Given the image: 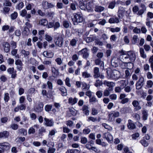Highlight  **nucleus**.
<instances>
[{
	"label": "nucleus",
	"mask_w": 153,
	"mask_h": 153,
	"mask_svg": "<svg viewBox=\"0 0 153 153\" xmlns=\"http://www.w3.org/2000/svg\"><path fill=\"white\" fill-rule=\"evenodd\" d=\"M119 58L123 62L127 64L130 67H128V69H131L133 67V62L136 59V55L133 51H126L121 50L120 52Z\"/></svg>",
	"instance_id": "1"
},
{
	"label": "nucleus",
	"mask_w": 153,
	"mask_h": 153,
	"mask_svg": "<svg viewBox=\"0 0 153 153\" xmlns=\"http://www.w3.org/2000/svg\"><path fill=\"white\" fill-rule=\"evenodd\" d=\"M74 17L72 18L73 23L74 25H77L78 23L82 22L83 18L81 14L79 13H74L73 14Z\"/></svg>",
	"instance_id": "2"
},
{
	"label": "nucleus",
	"mask_w": 153,
	"mask_h": 153,
	"mask_svg": "<svg viewBox=\"0 0 153 153\" xmlns=\"http://www.w3.org/2000/svg\"><path fill=\"white\" fill-rule=\"evenodd\" d=\"M108 76L109 78L112 79L117 80L120 76V73L119 71L113 70L111 71L110 73H108Z\"/></svg>",
	"instance_id": "3"
},
{
	"label": "nucleus",
	"mask_w": 153,
	"mask_h": 153,
	"mask_svg": "<svg viewBox=\"0 0 153 153\" xmlns=\"http://www.w3.org/2000/svg\"><path fill=\"white\" fill-rule=\"evenodd\" d=\"M92 3L88 0L83 5L81 3L80 5V9L84 10H87L88 11H91L92 8Z\"/></svg>",
	"instance_id": "4"
},
{
	"label": "nucleus",
	"mask_w": 153,
	"mask_h": 153,
	"mask_svg": "<svg viewBox=\"0 0 153 153\" xmlns=\"http://www.w3.org/2000/svg\"><path fill=\"white\" fill-rule=\"evenodd\" d=\"M54 42L56 45L61 47L62 46L63 43V38L61 35H59L57 37L55 38Z\"/></svg>",
	"instance_id": "5"
},
{
	"label": "nucleus",
	"mask_w": 153,
	"mask_h": 153,
	"mask_svg": "<svg viewBox=\"0 0 153 153\" xmlns=\"http://www.w3.org/2000/svg\"><path fill=\"white\" fill-rule=\"evenodd\" d=\"M79 54L82 55L84 58H87L89 56V53L87 48H83L79 52Z\"/></svg>",
	"instance_id": "6"
},
{
	"label": "nucleus",
	"mask_w": 153,
	"mask_h": 153,
	"mask_svg": "<svg viewBox=\"0 0 153 153\" xmlns=\"http://www.w3.org/2000/svg\"><path fill=\"white\" fill-rule=\"evenodd\" d=\"M124 8L122 7H120L118 9V16L120 19H122L125 15L126 13Z\"/></svg>",
	"instance_id": "7"
},
{
	"label": "nucleus",
	"mask_w": 153,
	"mask_h": 153,
	"mask_svg": "<svg viewBox=\"0 0 153 153\" xmlns=\"http://www.w3.org/2000/svg\"><path fill=\"white\" fill-rule=\"evenodd\" d=\"M102 137L104 138L105 139L108 143H111L113 139L112 135L108 132L104 133Z\"/></svg>",
	"instance_id": "8"
},
{
	"label": "nucleus",
	"mask_w": 153,
	"mask_h": 153,
	"mask_svg": "<svg viewBox=\"0 0 153 153\" xmlns=\"http://www.w3.org/2000/svg\"><path fill=\"white\" fill-rule=\"evenodd\" d=\"M10 145L8 142L0 143V149L2 150H7L10 149Z\"/></svg>",
	"instance_id": "9"
},
{
	"label": "nucleus",
	"mask_w": 153,
	"mask_h": 153,
	"mask_svg": "<svg viewBox=\"0 0 153 153\" xmlns=\"http://www.w3.org/2000/svg\"><path fill=\"white\" fill-rule=\"evenodd\" d=\"M144 78L143 77H140L139 80L136 84V88L137 89H140L143 85Z\"/></svg>",
	"instance_id": "10"
},
{
	"label": "nucleus",
	"mask_w": 153,
	"mask_h": 153,
	"mask_svg": "<svg viewBox=\"0 0 153 153\" xmlns=\"http://www.w3.org/2000/svg\"><path fill=\"white\" fill-rule=\"evenodd\" d=\"M39 128V126L38 124H35L30 128L28 130L29 134H34L35 133L36 130H37Z\"/></svg>",
	"instance_id": "11"
},
{
	"label": "nucleus",
	"mask_w": 153,
	"mask_h": 153,
	"mask_svg": "<svg viewBox=\"0 0 153 153\" xmlns=\"http://www.w3.org/2000/svg\"><path fill=\"white\" fill-rule=\"evenodd\" d=\"M132 105L134 108V110L137 111L140 109L141 107L140 105L139 102L137 100H134L132 102Z\"/></svg>",
	"instance_id": "12"
},
{
	"label": "nucleus",
	"mask_w": 153,
	"mask_h": 153,
	"mask_svg": "<svg viewBox=\"0 0 153 153\" xmlns=\"http://www.w3.org/2000/svg\"><path fill=\"white\" fill-rule=\"evenodd\" d=\"M78 100L77 98L75 97H70L68 99V103L71 105H73L76 103Z\"/></svg>",
	"instance_id": "13"
},
{
	"label": "nucleus",
	"mask_w": 153,
	"mask_h": 153,
	"mask_svg": "<svg viewBox=\"0 0 153 153\" xmlns=\"http://www.w3.org/2000/svg\"><path fill=\"white\" fill-rule=\"evenodd\" d=\"M27 12L26 10L24 9L20 12V15L22 17H25L26 19H29L31 17L30 14H27Z\"/></svg>",
	"instance_id": "14"
},
{
	"label": "nucleus",
	"mask_w": 153,
	"mask_h": 153,
	"mask_svg": "<svg viewBox=\"0 0 153 153\" xmlns=\"http://www.w3.org/2000/svg\"><path fill=\"white\" fill-rule=\"evenodd\" d=\"M43 106L44 105L42 103L40 102L38 105L34 108V110L37 112H41L43 110Z\"/></svg>",
	"instance_id": "15"
},
{
	"label": "nucleus",
	"mask_w": 153,
	"mask_h": 153,
	"mask_svg": "<svg viewBox=\"0 0 153 153\" xmlns=\"http://www.w3.org/2000/svg\"><path fill=\"white\" fill-rule=\"evenodd\" d=\"M95 64L97 65H100V68L103 69L104 68V63L103 61L100 59H97L95 60Z\"/></svg>",
	"instance_id": "16"
},
{
	"label": "nucleus",
	"mask_w": 153,
	"mask_h": 153,
	"mask_svg": "<svg viewBox=\"0 0 153 153\" xmlns=\"http://www.w3.org/2000/svg\"><path fill=\"white\" fill-rule=\"evenodd\" d=\"M93 71L94 73L93 76L94 78H96L99 77L100 76L99 68L97 67L94 68Z\"/></svg>",
	"instance_id": "17"
},
{
	"label": "nucleus",
	"mask_w": 153,
	"mask_h": 153,
	"mask_svg": "<svg viewBox=\"0 0 153 153\" xmlns=\"http://www.w3.org/2000/svg\"><path fill=\"white\" fill-rule=\"evenodd\" d=\"M118 84L123 89L127 85L128 83L127 81L126 80L123 79L117 82Z\"/></svg>",
	"instance_id": "18"
},
{
	"label": "nucleus",
	"mask_w": 153,
	"mask_h": 153,
	"mask_svg": "<svg viewBox=\"0 0 153 153\" xmlns=\"http://www.w3.org/2000/svg\"><path fill=\"white\" fill-rule=\"evenodd\" d=\"M104 85H106L110 89L111 88H113L115 85V83L112 82H109L106 80L103 81Z\"/></svg>",
	"instance_id": "19"
},
{
	"label": "nucleus",
	"mask_w": 153,
	"mask_h": 153,
	"mask_svg": "<svg viewBox=\"0 0 153 153\" xmlns=\"http://www.w3.org/2000/svg\"><path fill=\"white\" fill-rule=\"evenodd\" d=\"M43 55L47 58H52L53 56L54 53L51 51H45L43 52Z\"/></svg>",
	"instance_id": "20"
},
{
	"label": "nucleus",
	"mask_w": 153,
	"mask_h": 153,
	"mask_svg": "<svg viewBox=\"0 0 153 153\" xmlns=\"http://www.w3.org/2000/svg\"><path fill=\"white\" fill-rule=\"evenodd\" d=\"M58 89L61 91V95L62 96H66L67 94V91L65 87L61 86L59 87Z\"/></svg>",
	"instance_id": "21"
},
{
	"label": "nucleus",
	"mask_w": 153,
	"mask_h": 153,
	"mask_svg": "<svg viewBox=\"0 0 153 153\" xmlns=\"http://www.w3.org/2000/svg\"><path fill=\"white\" fill-rule=\"evenodd\" d=\"M119 22V19L116 17L111 18L108 20V22L111 24L118 23Z\"/></svg>",
	"instance_id": "22"
},
{
	"label": "nucleus",
	"mask_w": 153,
	"mask_h": 153,
	"mask_svg": "<svg viewBox=\"0 0 153 153\" xmlns=\"http://www.w3.org/2000/svg\"><path fill=\"white\" fill-rule=\"evenodd\" d=\"M44 123L45 125L48 126H51L53 125V121L51 120H49L47 118L44 119Z\"/></svg>",
	"instance_id": "23"
},
{
	"label": "nucleus",
	"mask_w": 153,
	"mask_h": 153,
	"mask_svg": "<svg viewBox=\"0 0 153 153\" xmlns=\"http://www.w3.org/2000/svg\"><path fill=\"white\" fill-rule=\"evenodd\" d=\"M3 46L4 51L6 53L8 52L10 50V45L9 43L7 42H4Z\"/></svg>",
	"instance_id": "24"
},
{
	"label": "nucleus",
	"mask_w": 153,
	"mask_h": 153,
	"mask_svg": "<svg viewBox=\"0 0 153 153\" xmlns=\"http://www.w3.org/2000/svg\"><path fill=\"white\" fill-rule=\"evenodd\" d=\"M127 126L128 128L131 129L135 128L136 127L135 125L133 122L132 121L130 120H128V123Z\"/></svg>",
	"instance_id": "25"
},
{
	"label": "nucleus",
	"mask_w": 153,
	"mask_h": 153,
	"mask_svg": "<svg viewBox=\"0 0 153 153\" xmlns=\"http://www.w3.org/2000/svg\"><path fill=\"white\" fill-rule=\"evenodd\" d=\"M139 39L138 36L135 35H134L132 40V43L134 45L136 44H137L139 42Z\"/></svg>",
	"instance_id": "26"
},
{
	"label": "nucleus",
	"mask_w": 153,
	"mask_h": 153,
	"mask_svg": "<svg viewBox=\"0 0 153 153\" xmlns=\"http://www.w3.org/2000/svg\"><path fill=\"white\" fill-rule=\"evenodd\" d=\"M21 53L22 55L24 56V58H28L30 53L29 51H27L25 50L22 49L21 51Z\"/></svg>",
	"instance_id": "27"
},
{
	"label": "nucleus",
	"mask_w": 153,
	"mask_h": 153,
	"mask_svg": "<svg viewBox=\"0 0 153 153\" xmlns=\"http://www.w3.org/2000/svg\"><path fill=\"white\" fill-rule=\"evenodd\" d=\"M51 71L52 73V75L54 77H56L59 75L58 71L56 70L55 68L52 67Z\"/></svg>",
	"instance_id": "28"
},
{
	"label": "nucleus",
	"mask_w": 153,
	"mask_h": 153,
	"mask_svg": "<svg viewBox=\"0 0 153 153\" xmlns=\"http://www.w3.org/2000/svg\"><path fill=\"white\" fill-rule=\"evenodd\" d=\"M9 134V132L6 131L0 132V138H7L8 137Z\"/></svg>",
	"instance_id": "29"
},
{
	"label": "nucleus",
	"mask_w": 153,
	"mask_h": 153,
	"mask_svg": "<svg viewBox=\"0 0 153 153\" xmlns=\"http://www.w3.org/2000/svg\"><path fill=\"white\" fill-rule=\"evenodd\" d=\"M82 76L85 78H88L91 77V74L87 71H84L82 73Z\"/></svg>",
	"instance_id": "30"
},
{
	"label": "nucleus",
	"mask_w": 153,
	"mask_h": 153,
	"mask_svg": "<svg viewBox=\"0 0 153 153\" xmlns=\"http://www.w3.org/2000/svg\"><path fill=\"white\" fill-rule=\"evenodd\" d=\"M82 109L83 113L85 115H88L89 114V111L88 110V106L86 105H84Z\"/></svg>",
	"instance_id": "31"
},
{
	"label": "nucleus",
	"mask_w": 153,
	"mask_h": 153,
	"mask_svg": "<svg viewBox=\"0 0 153 153\" xmlns=\"http://www.w3.org/2000/svg\"><path fill=\"white\" fill-rule=\"evenodd\" d=\"M104 7L101 6H97L95 8V10L96 12H100L104 10Z\"/></svg>",
	"instance_id": "32"
},
{
	"label": "nucleus",
	"mask_w": 153,
	"mask_h": 153,
	"mask_svg": "<svg viewBox=\"0 0 153 153\" xmlns=\"http://www.w3.org/2000/svg\"><path fill=\"white\" fill-rule=\"evenodd\" d=\"M140 52L141 57L143 58H146V54H145L144 49L143 48H140Z\"/></svg>",
	"instance_id": "33"
},
{
	"label": "nucleus",
	"mask_w": 153,
	"mask_h": 153,
	"mask_svg": "<svg viewBox=\"0 0 153 153\" xmlns=\"http://www.w3.org/2000/svg\"><path fill=\"white\" fill-rule=\"evenodd\" d=\"M142 114L143 120H147L148 116V114L147 111L145 110H143Z\"/></svg>",
	"instance_id": "34"
},
{
	"label": "nucleus",
	"mask_w": 153,
	"mask_h": 153,
	"mask_svg": "<svg viewBox=\"0 0 153 153\" xmlns=\"http://www.w3.org/2000/svg\"><path fill=\"white\" fill-rule=\"evenodd\" d=\"M89 86L85 82L82 83V89L83 90L87 91L89 89Z\"/></svg>",
	"instance_id": "35"
},
{
	"label": "nucleus",
	"mask_w": 153,
	"mask_h": 153,
	"mask_svg": "<svg viewBox=\"0 0 153 153\" xmlns=\"http://www.w3.org/2000/svg\"><path fill=\"white\" fill-rule=\"evenodd\" d=\"M30 30L27 27H25L24 30L23 31L22 33L25 36H27L29 34Z\"/></svg>",
	"instance_id": "36"
},
{
	"label": "nucleus",
	"mask_w": 153,
	"mask_h": 153,
	"mask_svg": "<svg viewBox=\"0 0 153 153\" xmlns=\"http://www.w3.org/2000/svg\"><path fill=\"white\" fill-rule=\"evenodd\" d=\"M102 85V81L98 79L95 82L94 84V85L96 87H98L101 86Z\"/></svg>",
	"instance_id": "37"
},
{
	"label": "nucleus",
	"mask_w": 153,
	"mask_h": 153,
	"mask_svg": "<svg viewBox=\"0 0 153 153\" xmlns=\"http://www.w3.org/2000/svg\"><path fill=\"white\" fill-rule=\"evenodd\" d=\"M19 132L22 135L25 136L27 134V131L24 128H21L19 130Z\"/></svg>",
	"instance_id": "38"
},
{
	"label": "nucleus",
	"mask_w": 153,
	"mask_h": 153,
	"mask_svg": "<svg viewBox=\"0 0 153 153\" xmlns=\"http://www.w3.org/2000/svg\"><path fill=\"white\" fill-rule=\"evenodd\" d=\"M116 4L115 1H112L110 2L108 4V8L111 9H113L115 7Z\"/></svg>",
	"instance_id": "39"
},
{
	"label": "nucleus",
	"mask_w": 153,
	"mask_h": 153,
	"mask_svg": "<svg viewBox=\"0 0 153 153\" xmlns=\"http://www.w3.org/2000/svg\"><path fill=\"white\" fill-rule=\"evenodd\" d=\"M70 22L67 20H64L63 22L62 25L63 27L66 28H68L69 26Z\"/></svg>",
	"instance_id": "40"
},
{
	"label": "nucleus",
	"mask_w": 153,
	"mask_h": 153,
	"mask_svg": "<svg viewBox=\"0 0 153 153\" xmlns=\"http://www.w3.org/2000/svg\"><path fill=\"white\" fill-rule=\"evenodd\" d=\"M110 30L113 32L114 33L115 32H118L120 31V28L118 27H116L115 28H108Z\"/></svg>",
	"instance_id": "41"
},
{
	"label": "nucleus",
	"mask_w": 153,
	"mask_h": 153,
	"mask_svg": "<svg viewBox=\"0 0 153 153\" xmlns=\"http://www.w3.org/2000/svg\"><path fill=\"white\" fill-rule=\"evenodd\" d=\"M48 21L45 19H41L39 22V24L41 25L44 26L47 25L48 24Z\"/></svg>",
	"instance_id": "42"
},
{
	"label": "nucleus",
	"mask_w": 153,
	"mask_h": 153,
	"mask_svg": "<svg viewBox=\"0 0 153 153\" xmlns=\"http://www.w3.org/2000/svg\"><path fill=\"white\" fill-rule=\"evenodd\" d=\"M140 142L144 147H147L148 146L149 143L145 139H142L140 140Z\"/></svg>",
	"instance_id": "43"
},
{
	"label": "nucleus",
	"mask_w": 153,
	"mask_h": 153,
	"mask_svg": "<svg viewBox=\"0 0 153 153\" xmlns=\"http://www.w3.org/2000/svg\"><path fill=\"white\" fill-rule=\"evenodd\" d=\"M153 85V82L151 80H149L146 82V87L148 88H151Z\"/></svg>",
	"instance_id": "44"
},
{
	"label": "nucleus",
	"mask_w": 153,
	"mask_h": 153,
	"mask_svg": "<svg viewBox=\"0 0 153 153\" xmlns=\"http://www.w3.org/2000/svg\"><path fill=\"white\" fill-rule=\"evenodd\" d=\"M108 120L111 121H112L114 120L115 117L113 115V114L112 112L108 114Z\"/></svg>",
	"instance_id": "45"
},
{
	"label": "nucleus",
	"mask_w": 153,
	"mask_h": 153,
	"mask_svg": "<svg viewBox=\"0 0 153 153\" xmlns=\"http://www.w3.org/2000/svg\"><path fill=\"white\" fill-rule=\"evenodd\" d=\"M52 107L51 105H47L45 106V109L46 111L48 112L51 110Z\"/></svg>",
	"instance_id": "46"
},
{
	"label": "nucleus",
	"mask_w": 153,
	"mask_h": 153,
	"mask_svg": "<svg viewBox=\"0 0 153 153\" xmlns=\"http://www.w3.org/2000/svg\"><path fill=\"white\" fill-rule=\"evenodd\" d=\"M10 97L8 93H6L4 94V100L5 102H7L9 100Z\"/></svg>",
	"instance_id": "47"
},
{
	"label": "nucleus",
	"mask_w": 153,
	"mask_h": 153,
	"mask_svg": "<svg viewBox=\"0 0 153 153\" xmlns=\"http://www.w3.org/2000/svg\"><path fill=\"white\" fill-rule=\"evenodd\" d=\"M60 27V24L59 22H57L54 23L53 28L54 30H55L58 28Z\"/></svg>",
	"instance_id": "48"
},
{
	"label": "nucleus",
	"mask_w": 153,
	"mask_h": 153,
	"mask_svg": "<svg viewBox=\"0 0 153 153\" xmlns=\"http://www.w3.org/2000/svg\"><path fill=\"white\" fill-rule=\"evenodd\" d=\"M45 39L48 42H51L53 40L52 37L51 36L48 35L46 34L45 35Z\"/></svg>",
	"instance_id": "49"
},
{
	"label": "nucleus",
	"mask_w": 153,
	"mask_h": 153,
	"mask_svg": "<svg viewBox=\"0 0 153 153\" xmlns=\"http://www.w3.org/2000/svg\"><path fill=\"white\" fill-rule=\"evenodd\" d=\"M15 64L16 65L23 66V64L21 59H18L15 60Z\"/></svg>",
	"instance_id": "50"
},
{
	"label": "nucleus",
	"mask_w": 153,
	"mask_h": 153,
	"mask_svg": "<svg viewBox=\"0 0 153 153\" xmlns=\"http://www.w3.org/2000/svg\"><path fill=\"white\" fill-rule=\"evenodd\" d=\"M24 6V3L22 2H20L17 5L16 8L20 10L22 9Z\"/></svg>",
	"instance_id": "51"
},
{
	"label": "nucleus",
	"mask_w": 153,
	"mask_h": 153,
	"mask_svg": "<svg viewBox=\"0 0 153 153\" xmlns=\"http://www.w3.org/2000/svg\"><path fill=\"white\" fill-rule=\"evenodd\" d=\"M18 126L17 124L12 123L10 125V128L14 130H16L18 128Z\"/></svg>",
	"instance_id": "52"
},
{
	"label": "nucleus",
	"mask_w": 153,
	"mask_h": 153,
	"mask_svg": "<svg viewBox=\"0 0 153 153\" xmlns=\"http://www.w3.org/2000/svg\"><path fill=\"white\" fill-rule=\"evenodd\" d=\"M124 91L126 93H129L130 92L131 90V88L129 86H127L124 87Z\"/></svg>",
	"instance_id": "53"
},
{
	"label": "nucleus",
	"mask_w": 153,
	"mask_h": 153,
	"mask_svg": "<svg viewBox=\"0 0 153 153\" xmlns=\"http://www.w3.org/2000/svg\"><path fill=\"white\" fill-rule=\"evenodd\" d=\"M14 59L10 58H9L7 60V63L10 65H13L14 64Z\"/></svg>",
	"instance_id": "54"
},
{
	"label": "nucleus",
	"mask_w": 153,
	"mask_h": 153,
	"mask_svg": "<svg viewBox=\"0 0 153 153\" xmlns=\"http://www.w3.org/2000/svg\"><path fill=\"white\" fill-rule=\"evenodd\" d=\"M18 16V13L16 12H14L13 13H12L11 15V19L14 20Z\"/></svg>",
	"instance_id": "55"
},
{
	"label": "nucleus",
	"mask_w": 153,
	"mask_h": 153,
	"mask_svg": "<svg viewBox=\"0 0 153 153\" xmlns=\"http://www.w3.org/2000/svg\"><path fill=\"white\" fill-rule=\"evenodd\" d=\"M55 61L57 64L59 65H61L62 62L61 58L59 57L56 58L55 59Z\"/></svg>",
	"instance_id": "56"
},
{
	"label": "nucleus",
	"mask_w": 153,
	"mask_h": 153,
	"mask_svg": "<svg viewBox=\"0 0 153 153\" xmlns=\"http://www.w3.org/2000/svg\"><path fill=\"white\" fill-rule=\"evenodd\" d=\"M102 91H97L96 93V94L98 98H101L102 95Z\"/></svg>",
	"instance_id": "57"
},
{
	"label": "nucleus",
	"mask_w": 153,
	"mask_h": 153,
	"mask_svg": "<svg viewBox=\"0 0 153 153\" xmlns=\"http://www.w3.org/2000/svg\"><path fill=\"white\" fill-rule=\"evenodd\" d=\"M77 7V4L76 3H71V8L73 10H75L76 9V7Z\"/></svg>",
	"instance_id": "58"
},
{
	"label": "nucleus",
	"mask_w": 153,
	"mask_h": 153,
	"mask_svg": "<svg viewBox=\"0 0 153 153\" xmlns=\"http://www.w3.org/2000/svg\"><path fill=\"white\" fill-rule=\"evenodd\" d=\"M10 10V8L8 7H5L3 10V13L4 14H7L9 13Z\"/></svg>",
	"instance_id": "59"
},
{
	"label": "nucleus",
	"mask_w": 153,
	"mask_h": 153,
	"mask_svg": "<svg viewBox=\"0 0 153 153\" xmlns=\"http://www.w3.org/2000/svg\"><path fill=\"white\" fill-rule=\"evenodd\" d=\"M94 39L95 38L93 36H91L87 38L86 40L87 42H89L94 40Z\"/></svg>",
	"instance_id": "60"
},
{
	"label": "nucleus",
	"mask_w": 153,
	"mask_h": 153,
	"mask_svg": "<svg viewBox=\"0 0 153 153\" xmlns=\"http://www.w3.org/2000/svg\"><path fill=\"white\" fill-rule=\"evenodd\" d=\"M70 79L68 77H67L65 80V85L69 87L71 86V84L70 82Z\"/></svg>",
	"instance_id": "61"
},
{
	"label": "nucleus",
	"mask_w": 153,
	"mask_h": 153,
	"mask_svg": "<svg viewBox=\"0 0 153 153\" xmlns=\"http://www.w3.org/2000/svg\"><path fill=\"white\" fill-rule=\"evenodd\" d=\"M110 94L109 89H106L104 91L103 95L105 96H108Z\"/></svg>",
	"instance_id": "62"
},
{
	"label": "nucleus",
	"mask_w": 153,
	"mask_h": 153,
	"mask_svg": "<svg viewBox=\"0 0 153 153\" xmlns=\"http://www.w3.org/2000/svg\"><path fill=\"white\" fill-rule=\"evenodd\" d=\"M56 151V149L54 148L49 147L48 150V153H54Z\"/></svg>",
	"instance_id": "63"
},
{
	"label": "nucleus",
	"mask_w": 153,
	"mask_h": 153,
	"mask_svg": "<svg viewBox=\"0 0 153 153\" xmlns=\"http://www.w3.org/2000/svg\"><path fill=\"white\" fill-rule=\"evenodd\" d=\"M87 121L88 122L92 121L93 122H95L97 121V119L96 118H94L92 117H88Z\"/></svg>",
	"instance_id": "64"
}]
</instances>
